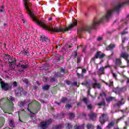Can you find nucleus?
Returning a JSON list of instances; mask_svg holds the SVG:
<instances>
[{"label":"nucleus","mask_w":129,"mask_h":129,"mask_svg":"<svg viewBox=\"0 0 129 129\" xmlns=\"http://www.w3.org/2000/svg\"><path fill=\"white\" fill-rule=\"evenodd\" d=\"M128 4L129 0L124 1L122 3H117L114 6L113 9L108 10L106 12V14L99 20L95 18V19H94L93 23L91 25L86 26L81 28V29H79L78 30V35H79V33H80V32L88 31L93 29H96L97 26H98V25H99L100 23H103V22H107V21H108V20H109L111 18V16H112L113 12H117V13H118L121 7H123V6H124V5H128Z\"/></svg>","instance_id":"f257e3e1"},{"label":"nucleus","mask_w":129,"mask_h":129,"mask_svg":"<svg viewBox=\"0 0 129 129\" xmlns=\"http://www.w3.org/2000/svg\"><path fill=\"white\" fill-rule=\"evenodd\" d=\"M2 57H3V60L5 62H8L9 66L12 69H14L17 66V60L13 57H12L8 54H3Z\"/></svg>","instance_id":"f03ea898"},{"label":"nucleus","mask_w":129,"mask_h":129,"mask_svg":"<svg viewBox=\"0 0 129 129\" xmlns=\"http://www.w3.org/2000/svg\"><path fill=\"white\" fill-rule=\"evenodd\" d=\"M17 67L19 68L20 72H23L25 69L28 68V63H26L24 60H22L19 62V64L17 65Z\"/></svg>","instance_id":"7ed1b4c3"},{"label":"nucleus","mask_w":129,"mask_h":129,"mask_svg":"<svg viewBox=\"0 0 129 129\" xmlns=\"http://www.w3.org/2000/svg\"><path fill=\"white\" fill-rule=\"evenodd\" d=\"M1 87L3 90H4V91H8V90H11V89H12V85L5 83V82L2 81V79H1Z\"/></svg>","instance_id":"20e7f679"},{"label":"nucleus","mask_w":129,"mask_h":129,"mask_svg":"<svg viewBox=\"0 0 129 129\" xmlns=\"http://www.w3.org/2000/svg\"><path fill=\"white\" fill-rule=\"evenodd\" d=\"M53 121L52 119H49L46 121H42L40 123V129H46L48 127V125Z\"/></svg>","instance_id":"39448f33"},{"label":"nucleus","mask_w":129,"mask_h":129,"mask_svg":"<svg viewBox=\"0 0 129 129\" xmlns=\"http://www.w3.org/2000/svg\"><path fill=\"white\" fill-rule=\"evenodd\" d=\"M15 94L17 96H21L22 94H24L26 95L27 94V92H24V89L22 88H18L15 90Z\"/></svg>","instance_id":"423d86ee"},{"label":"nucleus","mask_w":129,"mask_h":129,"mask_svg":"<svg viewBox=\"0 0 129 129\" xmlns=\"http://www.w3.org/2000/svg\"><path fill=\"white\" fill-rule=\"evenodd\" d=\"M108 119V116L107 115V114H103L100 117V122L102 124H103Z\"/></svg>","instance_id":"0eeeda50"},{"label":"nucleus","mask_w":129,"mask_h":129,"mask_svg":"<svg viewBox=\"0 0 129 129\" xmlns=\"http://www.w3.org/2000/svg\"><path fill=\"white\" fill-rule=\"evenodd\" d=\"M113 61L115 63V66L117 67H121V68H125V66L121 67V64H122V62H121V59L120 58H115V60H113Z\"/></svg>","instance_id":"6e6552de"},{"label":"nucleus","mask_w":129,"mask_h":129,"mask_svg":"<svg viewBox=\"0 0 129 129\" xmlns=\"http://www.w3.org/2000/svg\"><path fill=\"white\" fill-rule=\"evenodd\" d=\"M30 38V36H29V34L27 33H24L22 34V37L20 39V41L21 43H24L25 42V40H28Z\"/></svg>","instance_id":"1a4fd4ad"},{"label":"nucleus","mask_w":129,"mask_h":129,"mask_svg":"<svg viewBox=\"0 0 129 129\" xmlns=\"http://www.w3.org/2000/svg\"><path fill=\"white\" fill-rule=\"evenodd\" d=\"M95 83H92L93 88H100V84L97 83V81L95 79H93Z\"/></svg>","instance_id":"9d476101"},{"label":"nucleus","mask_w":129,"mask_h":129,"mask_svg":"<svg viewBox=\"0 0 129 129\" xmlns=\"http://www.w3.org/2000/svg\"><path fill=\"white\" fill-rule=\"evenodd\" d=\"M40 40L41 41V42H50V39L44 35H42L40 36Z\"/></svg>","instance_id":"9b49d317"},{"label":"nucleus","mask_w":129,"mask_h":129,"mask_svg":"<svg viewBox=\"0 0 129 129\" xmlns=\"http://www.w3.org/2000/svg\"><path fill=\"white\" fill-rule=\"evenodd\" d=\"M114 48H115V44L111 43L109 44V46H108L107 47H106V50L107 51H109V50L111 51V50H113V49H114Z\"/></svg>","instance_id":"f8f14e48"},{"label":"nucleus","mask_w":129,"mask_h":129,"mask_svg":"<svg viewBox=\"0 0 129 129\" xmlns=\"http://www.w3.org/2000/svg\"><path fill=\"white\" fill-rule=\"evenodd\" d=\"M89 116L92 120H95L96 119V116H97V114L93 112H91L90 114H89Z\"/></svg>","instance_id":"ddd939ff"},{"label":"nucleus","mask_w":129,"mask_h":129,"mask_svg":"<svg viewBox=\"0 0 129 129\" xmlns=\"http://www.w3.org/2000/svg\"><path fill=\"white\" fill-rule=\"evenodd\" d=\"M120 57H122V58L127 60V59H128V54L125 52H122L120 54Z\"/></svg>","instance_id":"4468645a"},{"label":"nucleus","mask_w":129,"mask_h":129,"mask_svg":"<svg viewBox=\"0 0 129 129\" xmlns=\"http://www.w3.org/2000/svg\"><path fill=\"white\" fill-rule=\"evenodd\" d=\"M29 102H30V100H26L23 102H20L19 103V105L21 107L24 106L25 105V104H28L29 103Z\"/></svg>","instance_id":"2eb2a0df"},{"label":"nucleus","mask_w":129,"mask_h":129,"mask_svg":"<svg viewBox=\"0 0 129 129\" xmlns=\"http://www.w3.org/2000/svg\"><path fill=\"white\" fill-rule=\"evenodd\" d=\"M114 125V121H111L108 123V125L106 126V128L110 129L111 128V127H113Z\"/></svg>","instance_id":"dca6fc26"},{"label":"nucleus","mask_w":129,"mask_h":129,"mask_svg":"<svg viewBox=\"0 0 129 129\" xmlns=\"http://www.w3.org/2000/svg\"><path fill=\"white\" fill-rule=\"evenodd\" d=\"M121 91H122V90L118 88H117L114 90V92L116 93V94H119L120 93H121Z\"/></svg>","instance_id":"f3484780"},{"label":"nucleus","mask_w":129,"mask_h":129,"mask_svg":"<svg viewBox=\"0 0 129 129\" xmlns=\"http://www.w3.org/2000/svg\"><path fill=\"white\" fill-rule=\"evenodd\" d=\"M105 68H106V67H101L99 69V74H104V69H105Z\"/></svg>","instance_id":"a211bd4d"},{"label":"nucleus","mask_w":129,"mask_h":129,"mask_svg":"<svg viewBox=\"0 0 129 129\" xmlns=\"http://www.w3.org/2000/svg\"><path fill=\"white\" fill-rule=\"evenodd\" d=\"M7 100H8L9 102H10L11 104H13V101H15V98H14V97L12 96H10L7 99Z\"/></svg>","instance_id":"6ab92c4d"},{"label":"nucleus","mask_w":129,"mask_h":129,"mask_svg":"<svg viewBox=\"0 0 129 129\" xmlns=\"http://www.w3.org/2000/svg\"><path fill=\"white\" fill-rule=\"evenodd\" d=\"M100 51H98L95 54V57L92 58V60H95V58L97 59L98 58H100Z\"/></svg>","instance_id":"aec40b11"},{"label":"nucleus","mask_w":129,"mask_h":129,"mask_svg":"<svg viewBox=\"0 0 129 129\" xmlns=\"http://www.w3.org/2000/svg\"><path fill=\"white\" fill-rule=\"evenodd\" d=\"M104 83L106 84V85H107L109 87H111V86H113V82L111 80H110L108 83H106L105 82H104Z\"/></svg>","instance_id":"412c9836"},{"label":"nucleus","mask_w":129,"mask_h":129,"mask_svg":"<svg viewBox=\"0 0 129 129\" xmlns=\"http://www.w3.org/2000/svg\"><path fill=\"white\" fill-rule=\"evenodd\" d=\"M113 99L115 100V98L114 97H108L106 98V100L107 102H110V101H112Z\"/></svg>","instance_id":"4be33fe9"},{"label":"nucleus","mask_w":129,"mask_h":129,"mask_svg":"<svg viewBox=\"0 0 129 129\" xmlns=\"http://www.w3.org/2000/svg\"><path fill=\"white\" fill-rule=\"evenodd\" d=\"M75 129H84V124H82L81 126H77V124L75 125Z\"/></svg>","instance_id":"5701e85b"},{"label":"nucleus","mask_w":129,"mask_h":129,"mask_svg":"<svg viewBox=\"0 0 129 129\" xmlns=\"http://www.w3.org/2000/svg\"><path fill=\"white\" fill-rule=\"evenodd\" d=\"M9 124L11 127H15V123H14V121L13 120H9Z\"/></svg>","instance_id":"b1692460"},{"label":"nucleus","mask_w":129,"mask_h":129,"mask_svg":"<svg viewBox=\"0 0 129 129\" xmlns=\"http://www.w3.org/2000/svg\"><path fill=\"white\" fill-rule=\"evenodd\" d=\"M123 100V99H122L121 101H119L117 103V106H120V105H122V104H124V101H122Z\"/></svg>","instance_id":"393cba45"},{"label":"nucleus","mask_w":129,"mask_h":129,"mask_svg":"<svg viewBox=\"0 0 129 129\" xmlns=\"http://www.w3.org/2000/svg\"><path fill=\"white\" fill-rule=\"evenodd\" d=\"M49 88H50V86L48 85H45L42 87V89L45 91L49 90Z\"/></svg>","instance_id":"a878e982"},{"label":"nucleus","mask_w":129,"mask_h":129,"mask_svg":"<svg viewBox=\"0 0 129 129\" xmlns=\"http://www.w3.org/2000/svg\"><path fill=\"white\" fill-rule=\"evenodd\" d=\"M21 53L23 54V55H24L29 56V52H28V51L25 50V49L21 51Z\"/></svg>","instance_id":"bb28decb"},{"label":"nucleus","mask_w":129,"mask_h":129,"mask_svg":"<svg viewBox=\"0 0 129 129\" xmlns=\"http://www.w3.org/2000/svg\"><path fill=\"white\" fill-rule=\"evenodd\" d=\"M87 127L88 129H94V126L92 124L88 123L87 125Z\"/></svg>","instance_id":"cd10ccee"},{"label":"nucleus","mask_w":129,"mask_h":129,"mask_svg":"<svg viewBox=\"0 0 129 129\" xmlns=\"http://www.w3.org/2000/svg\"><path fill=\"white\" fill-rule=\"evenodd\" d=\"M67 100H68V99L67 98L63 97L61 99V102H62L63 103H66Z\"/></svg>","instance_id":"c85d7f7f"},{"label":"nucleus","mask_w":129,"mask_h":129,"mask_svg":"<svg viewBox=\"0 0 129 129\" xmlns=\"http://www.w3.org/2000/svg\"><path fill=\"white\" fill-rule=\"evenodd\" d=\"M66 125L69 129H72V125H70V123H68L66 124Z\"/></svg>","instance_id":"c756f323"},{"label":"nucleus","mask_w":129,"mask_h":129,"mask_svg":"<svg viewBox=\"0 0 129 129\" xmlns=\"http://www.w3.org/2000/svg\"><path fill=\"white\" fill-rule=\"evenodd\" d=\"M74 116H75L74 113H71L70 114V119H72V118H74Z\"/></svg>","instance_id":"7c9ffc66"},{"label":"nucleus","mask_w":129,"mask_h":129,"mask_svg":"<svg viewBox=\"0 0 129 129\" xmlns=\"http://www.w3.org/2000/svg\"><path fill=\"white\" fill-rule=\"evenodd\" d=\"M97 105H98V106H101V105L104 106L105 105V102L102 101V102L98 103Z\"/></svg>","instance_id":"2f4dec72"},{"label":"nucleus","mask_w":129,"mask_h":129,"mask_svg":"<svg viewBox=\"0 0 129 129\" xmlns=\"http://www.w3.org/2000/svg\"><path fill=\"white\" fill-rule=\"evenodd\" d=\"M64 82L67 84V85H72V83L70 81H65Z\"/></svg>","instance_id":"473e14b6"},{"label":"nucleus","mask_w":129,"mask_h":129,"mask_svg":"<svg viewBox=\"0 0 129 129\" xmlns=\"http://www.w3.org/2000/svg\"><path fill=\"white\" fill-rule=\"evenodd\" d=\"M83 101L85 103V104H87L88 100L86 98H84V99H83Z\"/></svg>","instance_id":"72a5a7b5"},{"label":"nucleus","mask_w":129,"mask_h":129,"mask_svg":"<svg viewBox=\"0 0 129 129\" xmlns=\"http://www.w3.org/2000/svg\"><path fill=\"white\" fill-rule=\"evenodd\" d=\"M65 107L66 108H67V109H68L69 108H71V107H72V106L70 104H68L65 106Z\"/></svg>","instance_id":"f704fd0d"},{"label":"nucleus","mask_w":129,"mask_h":129,"mask_svg":"<svg viewBox=\"0 0 129 129\" xmlns=\"http://www.w3.org/2000/svg\"><path fill=\"white\" fill-rule=\"evenodd\" d=\"M100 96H102V97L104 96V97H105V96H106L105 93H104V92H102L101 93H100Z\"/></svg>","instance_id":"c9c22d12"},{"label":"nucleus","mask_w":129,"mask_h":129,"mask_svg":"<svg viewBox=\"0 0 129 129\" xmlns=\"http://www.w3.org/2000/svg\"><path fill=\"white\" fill-rule=\"evenodd\" d=\"M13 85L14 87H17V86H18V83H17V82H14L13 83Z\"/></svg>","instance_id":"e433bc0d"},{"label":"nucleus","mask_w":129,"mask_h":129,"mask_svg":"<svg viewBox=\"0 0 129 129\" xmlns=\"http://www.w3.org/2000/svg\"><path fill=\"white\" fill-rule=\"evenodd\" d=\"M56 129H61L62 128V125H57L55 127Z\"/></svg>","instance_id":"4c0bfd02"},{"label":"nucleus","mask_w":129,"mask_h":129,"mask_svg":"<svg viewBox=\"0 0 129 129\" xmlns=\"http://www.w3.org/2000/svg\"><path fill=\"white\" fill-rule=\"evenodd\" d=\"M1 13H5V10L4 9V6H1Z\"/></svg>","instance_id":"58836bf2"},{"label":"nucleus","mask_w":129,"mask_h":129,"mask_svg":"<svg viewBox=\"0 0 129 129\" xmlns=\"http://www.w3.org/2000/svg\"><path fill=\"white\" fill-rule=\"evenodd\" d=\"M104 56H105L104 53H102V54H100V58L102 59V58H104Z\"/></svg>","instance_id":"ea45409f"},{"label":"nucleus","mask_w":129,"mask_h":129,"mask_svg":"<svg viewBox=\"0 0 129 129\" xmlns=\"http://www.w3.org/2000/svg\"><path fill=\"white\" fill-rule=\"evenodd\" d=\"M23 82L26 83V84H28L29 82L28 81V79H25L23 81Z\"/></svg>","instance_id":"a19ab883"},{"label":"nucleus","mask_w":129,"mask_h":129,"mask_svg":"<svg viewBox=\"0 0 129 129\" xmlns=\"http://www.w3.org/2000/svg\"><path fill=\"white\" fill-rule=\"evenodd\" d=\"M72 85H73L74 86H77V82H75L74 83H72Z\"/></svg>","instance_id":"79ce46f5"},{"label":"nucleus","mask_w":129,"mask_h":129,"mask_svg":"<svg viewBox=\"0 0 129 129\" xmlns=\"http://www.w3.org/2000/svg\"><path fill=\"white\" fill-rule=\"evenodd\" d=\"M125 34H127V32L124 31L121 33V35H125Z\"/></svg>","instance_id":"37998d69"},{"label":"nucleus","mask_w":129,"mask_h":129,"mask_svg":"<svg viewBox=\"0 0 129 129\" xmlns=\"http://www.w3.org/2000/svg\"><path fill=\"white\" fill-rule=\"evenodd\" d=\"M82 72V73H86L87 72L86 69H83Z\"/></svg>","instance_id":"c03bdc74"},{"label":"nucleus","mask_w":129,"mask_h":129,"mask_svg":"<svg viewBox=\"0 0 129 129\" xmlns=\"http://www.w3.org/2000/svg\"><path fill=\"white\" fill-rule=\"evenodd\" d=\"M55 76L56 77H62V76L60 75H58V74H55Z\"/></svg>","instance_id":"a18cd8bd"},{"label":"nucleus","mask_w":129,"mask_h":129,"mask_svg":"<svg viewBox=\"0 0 129 129\" xmlns=\"http://www.w3.org/2000/svg\"><path fill=\"white\" fill-rule=\"evenodd\" d=\"M60 71H61V72H62V73H64L65 72V69H63V68H61L60 69Z\"/></svg>","instance_id":"49530a36"},{"label":"nucleus","mask_w":129,"mask_h":129,"mask_svg":"<svg viewBox=\"0 0 129 129\" xmlns=\"http://www.w3.org/2000/svg\"><path fill=\"white\" fill-rule=\"evenodd\" d=\"M88 109H91V108H92V105H88Z\"/></svg>","instance_id":"de8ad7c7"},{"label":"nucleus","mask_w":129,"mask_h":129,"mask_svg":"<svg viewBox=\"0 0 129 129\" xmlns=\"http://www.w3.org/2000/svg\"><path fill=\"white\" fill-rule=\"evenodd\" d=\"M125 39H126L125 37H124V38H123L122 39V42L123 43H124V42H125Z\"/></svg>","instance_id":"09e8293b"},{"label":"nucleus","mask_w":129,"mask_h":129,"mask_svg":"<svg viewBox=\"0 0 129 129\" xmlns=\"http://www.w3.org/2000/svg\"><path fill=\"white\" fill-rule=\"evenodd\" d=\"M55 81V78H52L50 79V82H54Z\"/></svg>","instance_id":"8fccbe9b"},{"label":"nucleus","mask_w":129,"mask_h":129,"mask_svg":"<svg viewBox=\"0 0 129 129\" xmlns=\"http://www.w3.org/2000/svg\"><path fill=\"white\" fill-rule=\"evenodd\" d=\"M1 121H2V122H5V118L1 117Z\"/></svg>","instance_id":"3c124183"},{"label":"nucleus","mask_w":129,"mask_h":129,"mask_svg":"<svg viewBox=\"0 0 129 129\" xmlns=\"http://www.w3.org/2000/svg\"><path fill=\"white\" fill-rule=\"evenodd\" d=\"M102 40V37H98L97 39L98 41H101Z\"/></svg>","instance_id":"603ef678"},{"label":"nucleus","mask_w":129,"mask_h":129,"mask_svg":"<svg viewBox=\"0 0 129 129\" xmlns=\"http://www.w3.org/2000/svg\"><path fill=\"white\" fill-rule=\"evenodd\" d=\"M97 129H102V128H101V126H100V125H98L97 126Z\"/></svg>","instance_id":"864d4df0"},{"label":"nucleus","mask_w":129,"mask_h":129,"mask_svg":"<svg viewBox=\"0 0 129 129\" xmlns=\"http://www.w3.org/2000/svg\"><path fill=\"white\" fill-rule=\"evenodd\" d=\"M77 62H78V63H80V58L78 57L77 58Z\"/></svg>","instance_id":"5fc2aeb1"},{"label":"nucleus","mask_w":129,"mask_h":129,"mask_svg":"<svg viewBox=\"0 0 129 129\" xmlns=\"http://www.w3.org/2000/svg\"><path fill=\"white\" fill-rule=\"evenodd\" d=\"M27 109H28V111H30V113H32V114H34V113H33V112H32L31 111V110H30V109H29V106H28Z\"/></svg>","instance_id":"6e6d98bb"},{"label":"nucleus","mask_w":129,"mask_h":129,"mask_svg":"<svg viewBox=\"0 0 129 129\" xmlns=\"http://www.w3.org/2000/svg\"><path fill=\"white\" fill-rule=\"evenodd\" d=\"M126 62L127 63V66L129 67V60H128V58L126 59Z\"/></svg>","instance_id":"4d7b16f0"},{"label":"nucleus","mask_w":129,"mask_h":129,"mask_svg":"<svg viewBox=\"0 0 129 129\" xmlns=\"http://www.w3.org/2000/svg\"><path fill=\"white\" fill-rule=\"evenodd\" d=\"M77 76L79 78H80V76H81V75L79 73H77Z\"/></svg>","instance_id":"13d9d810"},{"label":"nucleus","mask_w":129,"mask_h":129,"mask_svg":"<svg viewBox=\"0 0 129 129\" xmlns=\"http://www.w3.org/2000/svg\"><path fill=\"white\" fill-rule=\"evenodd\" d=\"M75 55H74V56L76 57H77V51H75Z\"/></svg>","instance_id":"bf43d9fd"},{"label":"nucleus","mask_w":129,"mask_h":129,"mask_svg":"<svg viewBox=\"0 0 129 129\" xmlns=\"http://www.w3.org/2000/svg\"><path fill=\"white\" fill-rule=\"evenodd\" d=\"M113 76L114 78H116V74H113Z\"/></svg>","instance_id":"052dcab7"},{"label":"nucleus","mask_w":129,"mask_h":129,"mask_svg":"<svg viewBox=\"0 0 129 129\" xmlns=\"http://www.w3.org/2000/svg\"><path fill=\"white\" fill-rule=\"evenodd\" d=\"M4 27H7L8 26V25L6 23H4Z\"/></svg>","instance_id":"680f3d73"},{"label":"nucleus","mask_w":129,"mask_h":129,"mask_svg":"<svg viewBox=\"0 0 129 129\" xmlns=\"http://www.w3.org/2000/svg\"><path fill=\"white\" fill-rule=\"evenodd\" d=\"M121 118H120L119 119H118L117 120V122H118L119 121V120H120V119Z\"/></svg>","instance_id":"e2e57ef3"},{"label":"nucleus","mask_w":129,"mask_h":129,"mask_svg":"<svg viewBox=\"0 0 129 129\" xmlns=\"http://www.w3.org/2000/svg\"><path fill=\"white\" fill-rule=\"evenodd\" d=\"M127 83L128 84H129V78L127 79Z\"/></svg>","instance_id":"0e129e2a"},{"label":"nucleus","mask_w":129,"mask_h":129,"mask_svg":"<svg viewBox=\"0 0 129 129\" xmlns=\"http://www.w3.org/2000/svg\"><path fill=\"white\" fill-rule=\"evenodd\" d=\"M48 20H49V21H52V18H50L48 19Z\"/></svg>","instance_id":"69168bd1"},{"label":"nucleus","mask_w":129,"mask_h":129,"mask_svg":"<svg viewBox=\"0 0 129 129\" xmlns=\"http://www.w3.org/2000/svg\"><path fill=\"white\" fill-rule=\"evenodd\" d=\"M69 48H72V46L69 45Z\"/></svg>","instance_id":"338daca9"},{"label":"nucleus","mask_w":129,"mask_h":129,"mask_svg":"<svg viewBox=\"0 0 129 129\" xmlns=\"http://www.w3.org/2000/svg\"><path fill=\"white\" fill-rule=\"evenodd\" d=\"M114 129H119V127H116V128H114Z\"/></svg>","instance_id":"774afa93"}]
</instances>
